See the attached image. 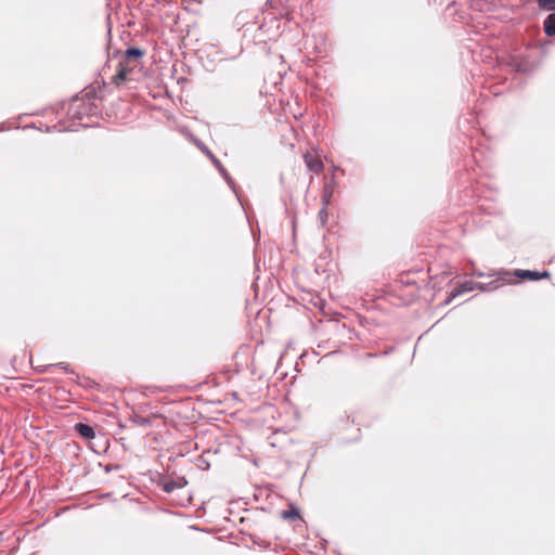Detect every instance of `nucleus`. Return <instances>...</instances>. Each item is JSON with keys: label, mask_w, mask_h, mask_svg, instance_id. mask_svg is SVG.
I'll return each instance as SVG.
<instances>
[{"label": "nucleus", "mask_w": 555, "mask_h": 555, "mask_svg": "<svg viewBox=\"0 0 555 555\" xmlns=\"http://www.w3.org/2000/svg\"><path fill=\"white\" fill-rule=\"evenodd\" d=\"M100 113V98L95 88H86L80 94L74 96L67 108V116L73 121H78L81 127L89 124L82 122L85 118L98 116Z\"/></svg>", "instance_id": "obj_1"}, {"label": "nucleus", "mask_w": 555, "mask_h": 555, "mask_svg": "<svg viewBox=\"0 0 555 555\" xmlns=\"http://www.w3.org/2000/svg\"><path fill=\"white\" fill-rule=\"evenodd\" d=\"M496 275V279L495 280H492L491 282L489 283H479V282H474V281H470V280H467V281H464L462 283H459L450 293V297L449 299L447 300V302H450L451 299L462 295V294H465V293H468V292H473L475 289H478L480 292H493L498 288H500L502 285H505V284H511L512 283V274H511V271H506V270H502V271H499V272H492V273H488L487 276H494Z\"/></svg>", "instance_id": "obj_2"}, {"label": "nucleus", "mask_w": 555, "mask_h": 555, "mask_svg": "<svg viewBox=\"0 0 555 555\" xmlns=\"http://www.w3.org/2000/svg\"><path fill=\"white\" fill-rule=\"evenodd\" d=\"M145 52L139 47L128 48L118 61L116 74L113 76V82L119 86L126 80H134L133 72L141 66V60Z\"/></svg>", "instance_id": "obj_3"}, {"label": "nucleus", "mask_w": 555, "mask_h": 555, "mask_svg": "<svg viewBox=\"0 0 555 555\" xmlns=\"http://www.w3.org/2000/svg\"><path fill=\"white\" fill-rule=\"evenodd\" d=\"M249 35L256 46L267 44L280 35V23L273 16L262 22L247 23L244 25V37Z\"/></svg>", "instance_id": "obj_4"}, {"label": "nucleus", "mask_w": 555, "mask_h": 555, "mask_svg": "<svg viewBox=\"0 0 555 555\" xmlns=\"http://www.w3.org/2000/svg\"><path fill=\"white\" fill-rule=\"evenodd\" d=\"M511 274H512V279L514 276H516V278H519L522 280L527 279L530 281H539L541 279L550 276V272H547V271L539 272V271H533V270H520V269H517L514 272H511Z\"/></svg>", "instance_id": "obj_5"}, {"label": "nucleus", "mask_w": 555, "mask_h": 555, "mask_svg": "<svg viewBox=\"0 0 555 555\" xmlns=\"http://www.w3.org/2000/svg\"><path fill=\"white\" fill-rule=\"evenodd\" d=\"M207 156L211 159L212 164L218 169L222 178L233 189L234 180L231 178L227 169L222 166L221 162L210 152V150H207Z\"/></svg>", "instance_id": "obj_6"}, {"label": "nucleus", "mask_w": 555, "mask_h": 555, "mask_svg": "<svg viewBox=\"0 0 555 555\" xmlns=\"http://www.w3.org/2000/svg\"><path fill=\"white\" fill-rule=\"evenodd\" d=\"M75 431L83 439L86 440H92L95 438V431L94 429L85 423H77L74 426Z\"/></svg>", "instance_id": "obj_7"}, {"label": "nucleus", "mask_w": 555, "mask_h": 555, "mask_svg": "<svg viewBox=\"0 0 555 555\" xmlns=\"http://www.w3.org/2000/svg\"><path fill=\"white\" fill-rule=\"evenodd\" d=\"M304 158H305V163H306L307 167L310 170H312L313 172L319 173L320 171L323 170V167H324L323 163L320 159H318L317 157H313L310 154H305Z\"/></svg>", "instance_id": "obj_8"}, {"label": "nucleus", "mask_w": 555, "mask_h": 555, "mask_svg": "<svg viewBox=\"0 0 555 555\" xmlns=\"http://www.w3.org/2000/svg\"><path fill=\"white\" fill-rule=\"evenodd\" d=\"M334 184L335 181L332 179L331 182L325 183L323 188V195H322V204L324 206H328L331 204L333 194H334Z\"/></svg>", "instance_id": "obj_9"}, {"label": "nucleus", "mask_w": 555, "mask_h": 555, "mask_svg": "<svg viewBox=\"0 0 555 555\" xmlns=\"http://www.w3.org/2000/svg\"><path fill=\"white\" fill-rule=\"evenodd\" d=\"M544 26V33L547 36H554L555 35V13H551L546 16L543 23Z\"/></svg>", "instance_id": "obj_10"}, {"label": "nucleus", "mask_w": 555, "mask_h": 555, "mask_svg": "<svg viewBox=\"0 0 555 555\" xmlns=\"http://www.w3.org/2000/svg\"><path fill=\"white\" fill-rule=\"evenodd\" d=\"M281 517L285 520H294V519H297V518H300V515H299V511L297 507H294L292 506L287 511H282L281 512Z\"/></svg>", "instance_id": "obj_11"}, {"label": "nucleus", "mask_w": 555, "mask_h": 555, "mask_svg": "<svg viewBox=\"0 0 555 555\" xmlns=\"http://www.w3.org/2000/svg\"><path fill=\"white\" fill-rule=\"evenodd\" d=\"M179 487H181L180 483H178L177 481L170 480V481L164 482L163 486H162V489L166 493H171V492H173Z\"/></svg>", "instance_id": "obj_12"}, {"label": "nucleus", "mask_w": 555, "mask_h": 555, "mask_svg": "<svg viewBox=\"0 0 555 555\" xmlns=\"http://www.w3.org/2000/svg\"><path fill=\"white\" fill-rule=\"evenodd\" d=\"M131 421L134 424H137L138 426H141V427H149V426H151L150 418L144 417V416L137 415V416L132 417Z\"/></svg>", "instance_id": "obj_13"}, {"label": "nucleus", "mask_w": 555, "mask_h": 555, "mask_svg": "<svg viewBox=\"0 0 555 555\" xmlns=\"http://www.w3.org/2000/svg\"><path fill=\"white\" fill-rule=\"evenodd\" d=\"M327 207L328 206H322V208L320 209L319 214H318V218H319V221L321 223V225H324L328 219V212H327Z\"/></svg>", "instance_id": "obj_14"}, {"label": "nucleus", "mask_w": 555, "mask_h": 555, "mask_svg": "<svg viewBox=\"0 0 555 555\" xmlns=\"http://www.w3.org/2000/svg\"><path fill=\"white\" fill-rule=\"evenodd\" d=\"M538 4L542 9L553 10L555 7V0H537Z\"/></svg>", "instance_id": "obj_15"}, {"label": "nucleus", "mask_w": 555, "mask_h": 555, "mask_svg": "<svg viewBox=\"0 0 555 555\" xmlns=\"http://www.w3.org/2000/svg\"><path fill=\"white\" fill-rule=\"evenodd\" d=\"M56 366L61 367L65 372H69V365L67 363H65V362H60V363L56 364Z\"/></svg>", "instance_id": "obj_16"}, {"label": "nucleus", "mask_w": 555, "mask_h": 555, "mask_svg": "<svg viewBox=\"0 0 555 555\" xmlns=\"http://www.w3.org/2000/svg\"><path fill=\"white\" fill-rule=\"evenodd\" d=\"M197 146L207 155V150H209L205 144L201 141H196Z\"/></svg>", "instance_id": "obj_17"}, {"label": "nucleus", "mask_w": 555, "mask_h": 555, "mask_svg": "<svg viewBox=\"0 0 555 555\" xmlns=\"http://www.w3.org/2000/svg\"><path fill=\"white\" fill-rule=\"evenodd\" d=\"M77 126H79L78 121H73V125L67 130L75 131ZM63 130H66V127H63Z\"/></svg>", "instance_id": "obj_18"}, {"label": "nucleus", "mask_w": 555, "mask_h": 555, "mask_svg": "<svg viewBox=\"0 0 555 555\" xmlns=\"http://www.w3.org/2000/svg\"><path fill=\"white\" fill-rule=\"evenodd\" d=\"M474 275H476V276H478V278H482V276H485L486 274H485L483 272H479V271L477 272V271H476V272L474 273Z\"/></svg>", "instance_id": "obj_19"}, {"label": "nucleus", "mask_w": 555, "mask_h": 555, "mask_svg": "<svg viewBox=\"0 0 555 555\" xmlns=\"http://www.w3.org/2000/svg\"><path fill=\"white\" fill-rule=\"evenodd\" d=\"M554 11H555V7H554Z\"/></svg>", "instance_id": "obj_20"}]
</instances>
